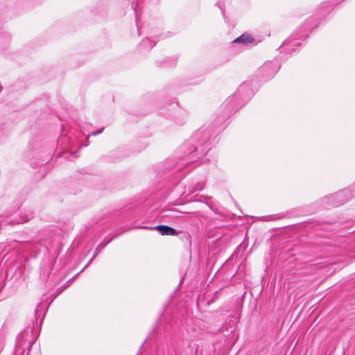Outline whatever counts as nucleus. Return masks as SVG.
Wrapping results in <instances>:
<instances>
[{
	"mask_svg": "<svg viewBox=\"0 0 355 355\" xmlns=\"http://www.w3.org/2000/svg\"><path fill=\"white\" fill-rule=\"evenodd\" d=\"M253 94L250 82H244L241 84L236 92L223 103L222 107L225 110L223 117L227 118L236 112L249 101Z\"/></svg>",
	"mask_w": 355,
	"mask_h": 355,
	"instance_id": "nucleus-1",
	"label": "nucleus"
},
{
	"mask_svg": "<svg viewBox=\"0 0 355 355\" xmlns=\"http://www.w3.org/2000/svg\"><path fill=\"white\" fill-rule=\"evenodd\" d=\"M318 24L314 17L307 19L294 32L292 36L286 40L283 45L285 49L289 53L295 51V46H299L300 42L299 40L306 38L313 28H316Z\"/></svg>",
	"mask_w": 355,
	"mask_h": 355,
	"instance_id": "nucleus-2",
	"label": "nucleus"
},
{
	"mask_svg": "<svg viewBox=\"0 0 355 355\" xmlns=\"http://www.w3.org/2000/svg\"><path fill=\"white\" fill-rule=\"evenodd\" d=\"M353 197L354 195L350 189H344L336 193L323 198L321 199V203L324 208L330 209L343 205Z\"/></svg>",
	"mask_w": 355,
	"mask_h": 355,
	"instance_id": "nucleus-3",
	"label": "nucleus"
},
{
	"mask_svg": "<svg viewBox=\"0 0 355 355\" xmlns=\"http://www.w3.org/2000/svg\"><path fill=\"white\" fill-rule=\"evenodd\" d=\"M279 69L280 65L277 61H267L259 69V76L266 81L273 78Z\"/></svg>",
	"mask_w": 355,
	"mask_h": 355,
	"instance_id": "nucleus-4",
	"label": "nucleus"
},
{
	"mask_svg": "<svg viewBox=\"0 0 355 355\" xmlns=\"http://www.w3.org/2000/svg\"><path fill=\"white\" fill-rule=\"evenodd\" d=\"M150 228L159 231L162 235L175 236L179 234V232L175 229L164 225H157L154 227Z\"/></svg>",
	"mask_w": 355,
	"mask_h": 355,
	"instance_id": "nucleus-5",
	"label": "nucleus"
},
{
	"mask_svg": "<svg viewBox=\"0 0 355 355\" xmlns=\"http://www.w3.org/2000/svg\"><path fill=\"white\" fill-rule=\"evenodd\" d=\"M254 42V39L248 34L243 33L239 37L236 38L233 42L243 44L244 45H247L248 44L253 43Z\"/></svg>",
	"mask_w": 355,
	"mask_h": 355,
	"instance_id": "nucleus-6",
	"label": "nucleus"
},
{
	"mask_svg": "<svg viewBox=\"0 0 355 355\" xmlns=\"http://www.w3.org/2000/svg\"><path fill=\"white\" fill-rule=\"evenodd\" d=\"M33 218V213L32 211H29L26 214L20 215L19 219L16 220L14 222H9L8 223L10 225L14 224V223H17V224L24 223L28 221L29 220H31Z\"/></svg>",
	"mask_w": 355,
	"mask_h": 355,
	"instance_id": "nucleus-7",
	"label": "nucleus"
},
{
	"mask_svg": "<svg viewBox=\"0 0 355 355\" xmlns=\"http://www.w3.org/2000/svg\"><path fill=\"white\" fill-rule=\"evenodd\" d=\"M156 42L151 41L149 38L144 39L140 44V46L144 49H150L155 45Z\"/></svg>",
	"mask_w": 355,
	"mask_h": 355,
	"instance_id": "nucleus-8",
	"label": "nucleus"
},
{
	"mask_svg": "<svg viewBox=\"0 0 355 355\" xmlns=\"http://www.w3.org/2000/svg\"><path fill=\"white\" fill-rule=\"evenodd\" d=\"M199 152H200V155H203L205 154V152L203 148H202V147H200V148L196 147L194 148V150L192 152H191V153L189 155V156H190L189 159H191V161L193 162V159L195 157L196 154L198 155Z\"/></svg>",
	"mask_w": 355,
	"mask_h": 355,
	"instance_id": "nucleus-9",
	"label": "nucleus"
},
{
	"mask_svg": "<svg viewBox=\"0 0 355 355\" xmlns=\"http://www.w3.org/2000/svg\"><path fill=\"white\" fill-rule=\"evenodd\" d=\"M132 8L135 10L137 26L139 34L140 35V29H139V24H138V20H139V19H138V17H138V10H139V3L138 2H135L133 1L132 2Z\"/></svg>",
	"mask_w": 355,
	"mask_h": 355,
	"instance_id": "nucleus-10",
	"label": "nucleus"
},
{
	"mask_svg": "<svg viewBox=\"0 0 355 355\" xmlns=\"http://www.w3.org/2000/svg\"><path fill=\"white\" fill-rule=\"evenodd\" d=\"M106 244H103V243H100L97 248H96V251H95V253L94 254L92 258L90 259V261H89V263H90L92 259L105 247Z\"/></svg>",
	"mask_w": 355,
	"mask_h": 355,
	"instance_id": "nucleus-11",
	"label": "nucleus"
},
{
	"mask_svg": "<svg viewBox=\"0 0 355 355\" xmlns=\"http://www.w3.org/2000/svg\"><path fill=\"white\" fill-rule=\"evenodd\" d=\"M185 214H187L189 217H195L198 218L201 216V213L198 211H191V212H185Z\"/></svg>",
	"mask_w": 355,
	"mask_h": 355,
	"instance_id": "nucleus-12",
	"label": "nucleus"
},
{
	"mask_svg": "<svg viewBox=\"0 0 355 355\" xmlns=\"http://www.w3.org/2000/svg\"><path fill=\"white\" fill-rule=\"evenodd\" d=\"M103 130H104V128H100V129H98V130H97L96 131L92 132L91 133V135L96 136V135L101 133L103 131Z\"/></svg>",
	"mask_w": 355,
	"mask_h": 355,
	"instance_id": "nucleus-13",
	"label": "nucleus"
},
{
	"mask_svg": "<svg viewBox=\"0 0 355 355\" xmlns=\"http://www.w3.org/2000/svg\"><path fill=\"white\" fill-rule=\"evenodd\" d=\"M343 1V0H328L327 3H331V5H336L340 3Z\"/></svg>",
	"mask_w": 355,
	"mask_h": 355,
	"instance_id": "nucleus-14",
	"label": "nucleus"
},
{
	"mask_svg": "<svg viewBox=\"0 0 355 355\" xmlns=\"http://www.w3.org/2000/svg\"><path fill=\"white\" fill-rule=\"evenodd\" d=\"M73 277L70 279L69 280H68L65 284L63 286V288L60 291V292H62L64 289H65L67 286H69V285L71 284V282H72Z\"/></svg>",
	"mask_w": 355,
	"mask_h": 355,
	"instance_id": "nucleus-15",
	"label": "nucleus"
},
{
	"mask_svg": "<svg viewBox=\"0 0 355 355\" xmlns=\"http://www.w3.org/2000/svg\"><path fill=\"white\" fill-rule=\"evenodd\" d=\"M203 187H204V186H203V184H201L200 185L197 186V187L194 189V190H195V191L202 190V189H203Z\"/></svg>",
	"mask_w": 355,
	"mask_h": 355,
	"instance_id": "nucleus-16",
	"label": "nucleus"
},
{
	"mask_svg": "<svg viewBox=\"0 0 355 355\" xmlns=\"http://www.w3.org/2000/svg\"><path fill=\"white\" fill-rule=\"evenodd\" d=\"M218 4L219 5V8L221 10L222 13L224 14V8L223 6H221L220 3H218Z\"/></svg>",
	"mask_w": 355,
	"mask_h": 355,
	"instance_id": "nucleus-17",
	"label": "nucleus"
},
{
	"mask_svg": "<svg viewBox=\"0 0 355 355\" xmlns=\"http://www.w3.org/2000/svg\"><path fill=\"white\" fill-rule=\"evenodd\" d=\"M352 188H354V186H352V188H349L352 191V194L354 195V197L355 196V190H354Z\"/></svg>",
	"mask_w": 355,
	"mask_h": 355,
	"instance_id": "nucleus-18",
	"label": "nucleus"
},
{
	"mask_svg": "<svg viewBox=\"0 0 355 355\" xmlns=\"http://www.w3.org/2000/svg\"><path fill=\"white\" fill-rule=\"evenodd\" d=\"M40 306V304H38L37 307V309L35 310V314H37L38 313Z\"/></svg>",
	"mask_w": 355,
	"mask_h": 355,
	"instance_id": "nucleus-19",
	"label": "nucleus"
},
{
	"mask_svg": "<svg viewBox=\"0 0 355 355\" xmlns=\"http://www.w3.org/2000/svg\"><path fill=\"white\" fill-rule=\"evenodd\" d=\"M212 302H213V298L211 299V300L210 302H207V304H208V305H209V304H211V303H212Z\"/></svg>",
	"mask_w": 355,
	"mask_h": 355,
	"instance_id": "nucleus-20",
	"label": "nucleus"
},
{
	"mask_svg": "<svg viewBox=\"0 0 355 355\" xmlns=\"http://www.w3.org/2000/svg\"><path fill=\"white\" fill-rule=\"evenodd\" d=\"M144 345V343H143V344L141 345L139 350H141V349H142V347H143Z\"/></svg>",
	"mask_w": 355,
	"mask_h": 355,
	"instance_id": "nucleus-21",
	"label": "nucleus"
},
{
	"mask_svg": "<svg viewBox=\"0 0 355 355\" xmlns=\"http://www.w3.org/2000/svg\"><path fill=\"white\" fill-rule=\"evenodd\" d=\"M1 90V87H0V91Z\"/></svg>",
	"mask_w": 355,
	"mask_h": 355,
	"instance_id": "nucleus-22",
	"label": "nucleus"
},
{
	"mask_svg": "<svg viewBox=\"0 0 355 355\" xmlns=\"http://www.w3.org/2000/svg\"><path fill=\"white\" fill-rule=\"evenodd\" d=\"M137 355H139V354Z\"/></svg>",
	"mask_w": 355,
	"mask_h": 355,
	"instance_id": "nucleus-23",
	"label": "nucleus"
}]
</instances>
